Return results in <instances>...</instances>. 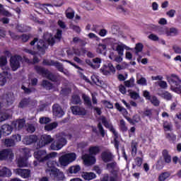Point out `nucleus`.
Masks as SVG:
<instances>
[{
    "label": "nucleus",
    "instance_id": "1",
    "mask_svg": "<svg viewBox=\"0 0 181 181\" xmlns=\"http://www.w3.org/2000/svg\"><path fill=\"white\" fill-rule=\"evenodd\" d=\"M49 144H51L50 149L52 151H60V149L67 145V139L62 136H58L53 139L50 135L42 134L40 140L37 144V149H40V148H43V146H46Z\"/></svg>",
    "mask_w": 181,
    "mask_h": 181
},
{
    "label": "nucleus",
    "instance_id": "2",
    "mask_svg": "<svg viewBox=\"0 0 181 181\" xmlns=\"http://www.w3.org/2000/svg\"><path fill=\"white\" fill-rule=\"evenodd\" d=\"M45 150H38L34 152V158L36 160L33 161L34 166H39L40 163H44V162H49V159L56 156V153H50L47 154Z\"/></svg>",
    "mask_w": 181,
    "mask_h": 181
},
{
    "label": "nucleus",
    "instance_id": "3",
    "mask_svg": "<svg viewBox=\"0 0 181 181\" xmlns=\"http://www.w3.org/2000/svg\"><path fill=\"white\" fill-rule=\"evenodd\" d=\"M47 166L45 173L49 175L51 177H54L56 180H63V179H64V173L54 166V161H47Z\"/></svg>",
    "mask_w": 181,
    "mask_h": 181
},
{
    "label": "nucleus",
    "instance_id": "4",
    "mask_svg": "<svg viewBox=\"0 0 181 181\" xmlns=\"http://www.w3.org/2000/svg\"><path fill=\"white\" fill-rule=\"evenodd\" d=\"M100 119L105 128H107V129H109V131L113 134L115 136L114 146L117 150V151L118 152V151H119V141H118V132L115 131V128H114V125H112V122H111V120L107 119L105 116H102Z\"/></svg>",
    "mask_w": 181,
    "mask_h": 181
},
{
    "label": "nucleus",
    "instance_id": "5",
    "mask_svg": "<svg viewBox=\"0 0 181 181\" xmlns=\"http://www.w3.org/2000/svg\"><path fill=\"white\" fill-rule=\"evenodd\" d=\"M168 82L170 86V90L177 94H181V80L179 76L173 74L168 78Z\"/></svg>",
    "mask_w": 181,
    "mask_h": 181
},
{
    "label": "nucleus",
    "instance_id": "6",
    "mask_svg": "<svg viewBox=\"0 0 181 181\" xmlns=\"http://www.w3.org/2000/svg\"><path fill=\"white\" fill-rule=\"evenodd\" d=\"M35 70L37 71V74H41L43 77H46L50 81L53 83H57L59 81V76L52 74L49 71V69H46L42 66H35Z\"/></svg>",
    "mask_w": 181,
    "mask_h": 181
},
{
    "label": "nucleus",
    "instance_id": "7",
    "mask_svg": "<svg viewBox=\"0 0 181 181\" xmlns=\"http://www.w3.org/2000/svg\"><path fill=\"white\" fill-rule=\"evenodd\" d=\"M77 159L76 153H68L61 156L59 158V162L61 166H69L71 162H74Z\"/></svg>",
    "mask_w": 181,
    "mask_h": 181
},
{
    "label": "nucleus",
    "instance_id": "8",
    "mask_svg": "<svg viewBox=\"0 0 181 181\" xmlns=\"http://www.w3.org/2000/svg\"><path fill=\"white\" fill-rule=\"evenodd\" d=\"M37 43V50L45 54L46 53V49H47V45L45 42L43 40H39L37 37H35L30 42V46H35Z\"/></svg>",
    "mask_w": 181,
    "mask_h": 181
},
{
    "label": "nucleus",
    "instance_id": "9",
    "mask_svg": "<svg viewBox=\"0 0 181 181\" xmlns=\"http://www.w3.org/2000/svg\"><path fill=\"white\" fill-rule=\"evenodd\" d=\"M23 59L21 55H14L10 58V66L13 71H16L21 67V62Z\"/></svg>",
    "mask_w": 181,
    "mask_h": 181
},
{
    "label": "nucleus",
    "instance_id": "10",
    "mask_svg": "<svg viewBox=\"0 0 181 181\" xmlns=\"http://www.w3.org/2000/svg\"><path fill=\"white\" fill-rule=\"evenodd\" d=\"M100 71L103 76H111V73L113 74L115 73V67H114V65L111 63L105 64L100 68Z\"/></svg>",
    "mask_w": 181,
    "mask_h": 181
},
{
    "label": "nucleus",
    "instance_id": "11",
    "mask_svg": "<svg viewBox=\"0 0 181 181\" xmlns=\"http://www.w3.org/2000/svg\"><path fill=\"white\" fill-rule=\"evenodd\" d=\"M115 107L116 110H117V111L122 112L123 117L125 118V119H127V121H128V122H129V124H132L133 125L135 124L134 122V119L128 117V111L127 110V109H125V107L121 106L119 103H116L115 104Z\"/></svg>",
    "mask_w": 181,
    "mask_h": 181
},
{
    "label": "nucleus",
    "instance_id": "12",
    "mask_svg": "<svg viewBox=\"0 0 181 181\" xmlns=\"http://www.w3.org/2000/svg\"><path fill=\"white\" fill-rule=\"evenodd\" d=\"M13 152L9 148L0 151V160H9L13 159Z\"/></svg>",
    "mask_w": 181,
    "mask_h": 181
},
{
    "label": "nucleus",
    "instance_id": "13",
    "mask_svg": "<svg viewBox=\"0 0 181 181\" xmlns=\"http://www.w3.org/2000/svg\"><path fill=\"white\" fill-rule=\"evenodd\" d=\"M42 64L44 66H54L56 69H57L58 71L61 73H64V68L63 67V64L59 62H54L53 60L49 61L47 59H44L42 62Z\"/></svg>",
    "mask_w": 181,
    "mask_h": 181
},
{
    "label": "nucleus",
    "instance_id": "14",
    "mask_svg": "<svg viewBox=\"0 0 181 181\" xmlns=\"http://www.w3.org/2000/svg\"><path fill=\"white\" fill-rule=\"evenodd\" d=\"M100 158L104 163H108L114 160V155L110 150L103 151L100 154Z\"/></svg>",
    "mask_w": 181,
    "mask_h": 181
},
{
    "label": "nucleus",
    "instance_id": "15",
    "mask_svg": "<svg viewBox=\"0 0 181 181\" xmlns=\"http://www.w3.org/2000/svg\"><path fill=\"white\" fill-rule=\"evenodd\" d=\"M71 110L74 115H87V110L86 108L81 107L80 106H71Z\"/></svg>",
    "mask_w": 181,
    "mask_h": 181
},
{
    "label": "nucleus",
    "instance_id": "16",
    "mask_svg": "<svg viewBox=\"0 0 181 181\" xmlns=\"http://www.w3.org/2000/svg\"><path fill=\"white\" fill-rule=\"evenodd\" d=\"M39 138L36 135H29V136H25L23 139V144L24 145H32V144H36L37 142V140Z\"/></svg>",
    "mask_w": 181,
    "mask_h": 181
},
{
    "label": "nucleus",
    "instance_id": "17",
    "mask_svg": "<svg viewBox=\"0 0 181 181\" xmlns=\"http://www.w3.org/2000/svg\"><path fill=\"white\" fill-rule=\"evenodd\" d=\"M15 173L21 177H23V179L30 177V170L29 169L17 168L15 170Z\"/></svg>",
    "mask_w": 181,
    "mask_h": 181
},
{
    "label": "nucleus",
    "instance_id": "18",
    "mask_svg": "<svg viewBox=\"0 0 181 181\" xmlns=\"http://www.w3.org/2000/svg\"><path fill=\"white\" fill-rule=\"evenodd\" d=\"M1 138H2V135L4 136H8V135H11L12 134V131H13V127L9 124H3L1 126Z\"/></svg>",
    "mask_w": 181,
    "mask_h": 181
},
{
    "label": "nucleus",
    "instance_id": "19",
    "mask_svg": "<svg viewBox=\"0 0 181 181\" xmlns=\"http://www.w3.org/2000/svg\"><path fill=\"white\" fill-rule=\"evenodd\" d=\"M52 111L54 115H55V117H57L58 118H62V117L64 115V111H63V109H62V107H60V105L59 104L53 105Z\"/></svg>",
    "mask_w": 181,
    "mask_h": 181
},
{
    "label": "nucleus",
    "instance_id": "20",
    "mask_svg": "<svg viewBox=\"0 0 181 181\" xmlns=\"http://www.w3.org/2000/svg\"><path fill=\"white\" fill-rule=\"evenodd\" d=\"M9 67L6 66V71H4L2 73L0 74V86H5L6 83V77L9 75Z\"/></svg>",
    "mask_w": 181,
    "mask_h": 181
},
{
    "label": "nucleus",
    "instance_id": "21",
    "mask_svg": "<svg viewBox=\"0 0 181 181\" xmlns=\"http://www.w3.org/2000/svg\"><path fill=\"white\" fill-rule=\"evenodd\" d=\"M161 32H163V35H166V36H176L177 35V30L175 28H162Z\"/></svg>",
    "mask_w": 181,
    "mask_h": 181
},
{
    "label": "nucleus",
    "instance_id": "22",
    "mask_svg": "<svg viewBox=\"0 0 181 181\" xmlns=\"http://www.w3.org/2000/svg\"><path fill=\"white\" fill-rule=\"evenodd\" d=\"M43 37L44 40L47 42L48 45H50L51 46H54L56 43V40H54V37H53V35L51 33H45Z\"/></svg>",
    "mask_w": 181,
    "mask_h": 181
},
{
    "label": "nucleus",
    "instance_id": "23",
    "mask_svg": "<svg viewBox=\"0 0 181 181\" xmlns=\"http://www.w3.org/2000/svg\"><path fill=\"white\" fill-rule=\"evenodd\" d=\"M81 177H83V179H84V180L90 181L95 179V177H97V175L93 172H83L81 174Z\"/></svg>",
    "mask_w": 181,
    "mask_h": 181
},
{
    "label": "nucleus",
    "instance_id": "24",
    "mask_svg": "<svg viewBox=\"0 0 181 181\" xmlns=\"http://www.w3.org/2000/svg\"><path fill=\"white\" fill-rule=\"evenodd\" d=\"M12 176V171L6 167H4L0 170V177H11Z\"/></svg>",
    "mask_w": 181,
    "mask_h": 181
},
{
    "label": "nucleus",
    "instance_id": "25",
    "mask_svg": "<svg viewBox=\"0 0 181 181\" xmlns=\"http://www.w3.org/2000/svg\"><path fill=\"white\" fill-rule=\"evenodd\" d=\"M158 95L166 101H171V100L173 98V95H172V93H169V91L167 90L162 91L161 93H158Z\"/></svg>",
    "mask_w": 181,
    "mask_h": 181
},
{
    "label": "nucleus",
    "instance_id": "26",
    "mask_svg": "<svg viewBox=\"0 0 181 181\" xmlns=\"http://www.w3.org/2000/svg\"><path fill=\"white\" fill-rule=\"evenodd\" d=\"M162 156L165 163H170L172 162V156L169 154V151H168V149L163 150Z\"/></svg>",
    "mask_w": 181,
    "mask_h": 181
},
{
    "label": "nucleus",
    "instance_id": "27",
    "mask_svg": "<svg viewBox=\"0 0 181 181\" xmlns=\"http://www.w3.org/2000/svg\"><path fill=\"white\" fill-rule=\"evenodd\" d=\"M131 149L132 156H136V153H138V142L135 140H132L131 142Z\"/></svg>",
    "mask_w": 181,
    "mask_h": 181
},
{
    "label": "nucleus",
    "instance_id": "28",
    "mask_svg": "<svg viewBox=\"0 0 181 181\" xmlns=\"http://www.w3.org/2000/svg\"><path fill=\"white\" fill-rule=\"evenodd\" d=\"M6 100L7 105H12L15 101V95H13V93L8 92L6 95Z\"/></svg>",
    "mask_w": 181,
    "mask_h": 181
},
{
    "label": "nucleus",
    "instance_id": "29",
    "mask_svg": "<svg viewBox=\"0 0 181 181\" xmlns=\"http://www.w3.org/2000/svg\"><path fill=\"white\" fill-rule=\"evenodd\" d=\"M29 104H30V98H24L20 101L18 107V108H26Z\"/></svg>",
    "mask_w": 181,
    "mask_h": 181
},
{
    "label": "nucleus",
    "instance_id": "30",
    "mask_svg": "<svg viewBox=\"0 0 181 181\" xmlns=\"http://www.w3.org/2000/svg\"><path fill=\"white\" fill-rule=\"evenodd\" d=\"M165 139L168 140V142H170V144H175V142H176L177 136L173 132L165 133Z\"/></svg>",
    "mask_w": 181,
    "mask_h": 181
},
{
    "label": "nucleus",
    "instance_id": "31",
    "mask_svg": "<svg viewBox=\"0 0 181 181\" xmlns=\"http://www.w3.org/2000/svg\"><path fill=\"white\" fill-rule=\"evenodd\" d=\"M82 99L83 100L84 105L88 107V108H93V104L91 103V99L89 96L86 94L82 95Z\"/></svg>",
    "mask_w": 181,
    "mask_h": 181
},
{
    "label": "nucleus",
    "instance_id": "32",
    "mask_svg": "<svg viewBox=\"0 0 181 181\" xmlns=\"http://www.w3.org/2000/svg\"><path fill=\"white\" fill-rule=\"evenodd\" d=\"M41 86L45 88V90H50L53 88V83L47 80H43L41 83Z\"/></svg>",
    "mask_w": 181,
    "mask_h": 181
},
{
    "label": "nucleus",
    "instance_id": "33",
    "mask_svg": "<svg viewBox=\"0 0 181 181\" xmlns=\"http://www.w3.org/2000/svg\"><path fill=\"white\" fill-rule=\"evenodd\" d=\"M80 170H81V167H80V165H72L71 167H69L68 171L71 175H73V173L74 175H76V173H78L80 172Z\"/></svg>",
    "mask_w": 181,
    "mask_h": 181
},
{
    "label": "nucleus",
    "instance_id": "34",
    "mask_svg": "<svg viewBox=\"0 0 181 181\" xmlns=\"http://www.w3.org/2000/svg\"><path fill=\"white\" fill-rule=\"evenodd\" d=\"M101 151L100 146H92L89 148L90 155H98V153Z\"/></svg>",
    "mask_w": 181,
    "mask_h": 181
},
{
    "label": "nucleus",
    "instance_id": "35",
    "mask_svg": "<svg viewBox=\"0 0 181 181\" xmlns=\"http://www.w3.org/2000/svg\"><path fill=\"white\" fill-rule=\"evenodd\" d=\"M71 103L75 105H81V98L78 95H73L71 97Z\"/></svg>",
    "mask_w": 181,
    "mask_h": 181
},
{
    "label": "nucleus",
    "instance_id": "36",
    "mask_svg": "<svg viewBox=\"0 0 181 181\" xmlns=\"http://www.w3.org/2000/svg\"><path fill=\"white\" fill-rule=\"evenodd\" d=\"M59 124L57 122H54L52 123L48 124L45 126V131H53V129H55V128H57V126Z\"/></svg>",
    "mask_w": 181,
    "mask_h": 181
},
{
    "label": "nucleus",
    "instance_id": "37",
    "mask_svg": "<svg viewBox=\"0 0 181 181\" xmlns=\"http://www.w3.org/2000/svg\"><path fill=\"white\" fill-rule=\"evenodd\" d=\"M119 127L122 132H127V131H128V127H127L125 120H124V119L119 120Z\"/></svg>",
    "mask_w": 181,
    "mask_h": 181
},
{
    "label": "nucleus",
    "instance_id": "38",
    "mask_svg": "<svg viewBox=\"0 0 181 181\" xmlns=\"http://www.w3.org/2000/svg\"><path fill=\"white\" fill-rule=\"evenodd\" d=\"M74 10L71 7H69L66 11V16L67 19H73L74 18Z\"/></svg>",
    "mask_w": 181,
    "mask_h": 181
},
{
    "label": "nucleus",
    "instance_id": "39",
    "mask_svg": "<svg viewBox=\"0 0 181 181\" xmlns=\"http://www.w3.org/2000/svg\"><path fill=\"white\" fill-rule=\"evenodd\" d=\"M4 145L5 146H6V148H12L15 146L16 144H15V141H13V140L12 139V138H11V139H6L4 140Z\"/></svg>",
    "mask_w": 181,
    "mask_h": 181
},
{
    "label": "nucleus",
    "instance_id": "40",
    "mask_svg": "<svg viewBox=\"0 0 181 181\" xmlns=\"http://www.w3.org/2000/svg\"><path fill=\"white\" fill-rule=\"evenodd\" d=\"M0 15H2L3 16H6V18H12V13L5 9V8H4V6L3 8H0Z\"/></svg>",
    "mask_w": 181,
    "mask_h": 181
},
{
    "label": "nucleus",
    "instance_id": "41",
    "mask_svg": "<svg viewBox=\"0 0 181 181\" xmlns=\"http://www.w3.org/2000/svg\"><path fill=\"white\" fill-rule=\"evenodd\" d=\"M95 157H88L84 160V163L87 166H91L95 163Z\"/></svg>",
    "mask_w": 181,
    "mask_h": 181
},
{
    "label": "nucleus",
    "instance_id": "42",
    "mask_svg": "<svg viewBox=\"0 0 181 181\" xmlns=\"http://www.w3.org/2000/svg\"><path fill=\"white\" fill-rule=\"evenodd\" d=\"M21 90H23L24 94H32V93H35L36 91V88H27L24 85L21 86Z\"/></svg>",
    "mask_w": 181,
    "mask_h": 181
},
{
    "label": "nucleus",
    "instance_id": "43",
    "mask_svg": "<svg viewBox=\"0 0 181 181\" xmlns=\"http://www.w3.org/2000/svg\"><path fill=\"white\" fill-rule=\"evenodd\" d=\"M170 173L169 172H164L162 173L159 177H158V180L159 181H165L168 177H170Z\"/></svg>",
    "mask_w": 181,
    "mask_h": 181
},
{
    "label": "nucleus",
    "instance_id": "44",
    "mask_svg": "<svg viewBox=\"0 0 181 181\" xmlns=\"http://www.w3.org/2000/svg\"><path fill=\"white\" fill-rule=\"evenodd\" d=\"M149 101H151V104H153L154 107H159L160 104V102L159 101L158 98L155 95L152 96Z\"/></svg>",
    "mask_w": 181,
    "mask_h": 181
},
{
    "label": "nucleus",
    "instance_id": "45",
    "mask_svg": "<svg viewBox=\"0 0 181 181\" xmlns=\"http://www.w3.org/2000/svg\"><path fill=\"white\" fill-rule=\"evenodd\" d=\"M134 162L136 163V165L138 166V168H141V166H142V163H144V158L143 157H136L134 158Z\"/></svg>",
    "mask_w": 181,
    "mask_h": 181
},
{
    "label": "nucleus",
    "instance_id": "46",
    "mask_svg": "<svg viewBox=\"0 0 181 181\" xmlns=\"http://www.w3.org/2000/svg\"><path fill=\"white\" fill-rule=\"evenodd\" d=\"M152 111H153V109H147L143 112V117H147L151 119L152 118Z\"/></svg>",
    "mask_w": 181,
    "mask_h": 181
},
{
    "label": "nucleus",
    "instance_id": "47",
    "mask_svg": "<svg viewBox=\"0 0 181 181\" xmlns=\"http://www.w3.org/2000/svg\"><path fill=\"white\" fill-rule=\"evenodd\" d=\"M18 39H21L23 43H26L30 39V35L23 34L18 36Z\"/></svg>",
    "mask_w": 181,
    "mask_h": 181
},
{
    "label": "nucleus",
    "instance_id": "48",
    "mask_svg": "<svg viewBox=\"0 0 181 181\" xmlns=\"http://www.w3.org/2000/svg\"><path fill=\"white\" fill-rule=\"evenodd\" d=\"M9 118V115L6 112H0V122H4V121H6Z\"/></svg>",
    "mask_w": 181,
    "mask_h": 181
},
{
    "label": "nucleus",
    "instance_id": "49",
    "mask_svg": "<svg viewBox=\"0 0 181 181\" xmlns=\"http://www.w3.org/2000/svg\"><path fill=\"white\" fill-rule=\"evenodd\" d=\"M8 64V59L5 56L0 57V67H5V65Z\"/></svg>",
    "mask_w": 181,
    "mask_h": 181
},
{
    "label": "nucleus",
    "instance_id": "50",
    "mask_svg": "<svg viewBox=\"0 0 181 181\" xmlns=\"http://www.w3.org/2000/svg\"><path fill=\"white\" fill-rule=\"evenodd\" d=\"M135 50L136 54H138V53H141V52L144 50V45L141 42L136 44Z\"/></svg>",
    "mask_w": 181,
    "mask_h": 181
},
{
    "label": "nucleus",
    "instance_id": "51",
    "mask_svg": "<svg viewBox=\"0 0 181 181\" xmlns=\"http://www.w3.org/2000/svg\"><path fill=\"white\" fill-rule=\"evenodd\" d=\"M163 127L165 132L166 131H172V125H170L168 121H165L163 123Z\"/></svg>",
    "mask_w": 181,
    "mask_h": 181
},
{
    "label": "nucleus",
    "instance_id": "52",
    "mask_svg": "<svg viewBox=\"0 0 181 181\" xmlns=\"http://www.w3.org/2000/svg\"><path fill=\"white\" fill-rule=\"evenodd\" d=\"M98 128L101 136L104 138V136H105V130L104 129V127H103V124H101V122H99L98 124Z\"/></svg>",
    "mask_w": 181,
    "mask_h": 181
},
{
    "label": "nucleus",
    "instance_id": "53",
    "mask_svg": "<svg viewBox=\"0 0 181 181\" xmlns=\"http://www.w3.org/2000/svg\"><path fill=\"white\" fill-rule=\"evenodd\" d=\"M119 56H124V45H118L116 47Z\"/></svg>",
    "mask_w": 181,
    "mask_h": 181
},
{
    "label": "nucleus",
    "instance_id": "54",
    "mask_svg": "<svg viewBox=\"0 0 181 181\" xmlns=\"http://www.w3.org/2000/svg\"><path fill=\"white\" fill-rule=\"evenodd\" d=\"M85 63H86L88 66H90L91 69H100V65H94V64H93V62H91L89 59H86L85 60Z\"/></svg>",
    "mask_w": 181,
    "mask_h": 181
},
{
    "label": "nucleus",
    "instance_id": "55",
    "mask_svg": "<svg viewBox=\"0 0 181 181\" xmlns=\"http://www.w3.org/2000/svg\"><path fill=\"white\" fill-rule=\"evenodd\" d=\"M164 162L162 160V158H160L158 160L157 163L156 164V168L157 169H163V166H164Z\"/></svg>",
    "mask_w": 181,
    "mask_h": 181
},
{
    "label": "nucleus",
    "instance_id": "56",
    "mask_svg": "<svg viewBox=\"0 0 181 181\" xmlns=\"http://www.w3.org/2000/svg\"><path fill=\"white\" fill-rule=\"evenodd\" d=\"M18 124V129H22L25 124H26V120L25 119H21L17 122Z\"/></svg>",
    "mask_w": 181,
    "mask_h": 181
},
{
    "label": "nucleus",
    "instance_id": "57",
    "mask_svg": "<svg viewBox=\"0 0 181 181\" xmlns=\"http://www.w3.org/2000/svg\"><path fill=\"white\" fill-rule=\"evenodd\" d=\"M18 168H25V166H28V164L26 163L25 159L20 158L18 160Z\"/></svg>",
    "mask_w": 181,
    "mask_h": 181
},
{
    "label": "nucleus",
    "instance_id": "58",
    "mask_svg": "<svg viewBox=\"0 0 181 181\" xmlns=\"http://www.w3.org/2000/svg\"><path fill=\"white\" fill-rule=\"evenodd\" d=\"M11 139L16 144V142H21L22 141V136L21 134H14L11 136Z\"/></svg>",
    "mask_w": 181,
    "mask_h": 181
},
{
    "label": "nucleus",
    "instance_id": "59",
    "mask_svg": "<svg viewBox=\"0 0 181 181\" xmlns=\"http://www.w3.org/2000/svg\"><path fill=\"white\" fill-rule=\"evenodd\" d=\"M70 28L72 29L76 33H81V28L78 25H76L74 24H71L70 25Z\"/></svg>",
    "mask_w": 181,
    "mask_h": 181
},
{
    "label": "nucleus",
    "instance_id": "60",
    "mask_svg": "<svg viewBox=\"0 0 181 181\" xmlns=\"http://www.w3.org/2000/svg\"><path fill=\"white\" fill-rule=\"evenodd\" d=\"M137 84L139 86H148V83L146 81V78L141 77L139 80L136 81Z\"/></svg>",
    "mask_w": 181,
    "mask_h": 181
},
{
    "label": "nucleus",
    "instance_id": "61",
    "mask_svg": "<svg viewBox=\"0 0 181 181\" xmlns=\"http://www.w3.org/2000/svg\"><path fill=\"white\" fill-rule=\"evenodd\" d=\"M134 80L133 78H130L128 81H124V86L125 87H134Z\"/></svg>",
    "mask_w": 181,
    "mask_h": 181
},
{
    "label": "nucleus",
    "instance_id": "62",
    "mask_svg": "<svg viewBox=\"0 0 181 181\" xmlns=\"http://www.w3.org/2000/svg\"><path fill=\"white\" fill-rule=\"evenodd\" d=\"M106 168L109 170H110V169H111V170L115 169V168H117V162L114 161V162H112L110 163H107L106 165Z\"/></svg>",
    "mask_w": 181,
    "mask_h": 181
},
{
    "label": "nucleus",
    "instance_id": "63",
    "mask_svg": "<svg viewBox=\"0 0 181 181\" xmlns=\"http://www.w3.org/2000/svg\"><path fill=\"white\" fill-rule=\"evenodd\" d=\"M62 35H63V30H57V33L54 35V39H57V40H62Z\"/></svg>",
    "mask_w": 181,
    "mask_h": 181
},
{
    "label": "nucleus",
    "instance_id": "64",
    "mask_svg": "<svg viewBox=\"0 0 181 181\" xmlns=\"http://www.w3.org/2000/svg\"><path fill=\"white\" fill-rule=\"evenodd\" d=\"M50 118L49 117H40V124H49L50 122Z\"/></svg>",
    "mask_w": 181,
    "mask_h": 181
}]
</instances>
